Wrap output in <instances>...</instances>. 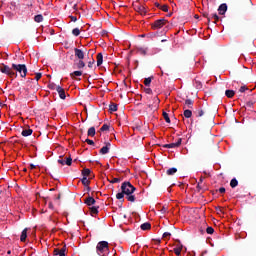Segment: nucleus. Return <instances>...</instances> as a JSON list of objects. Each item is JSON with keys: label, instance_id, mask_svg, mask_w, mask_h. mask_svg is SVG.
<instances>
[{"label": "nucleus", "instance_id": "f257e3e1", "mask_svg": "<svg viewBox=\"0 0 256 256\" xmlns=\"http://www.w3.org/2000/svg\"><path fill=\"white\" fill-rule=\"evenodd\" d=\"M121 191L126 195L127 201H130V203H135V191H137V188L131 184V182L126 181L123 182L121 185Z\"/></svg>", "mask_w": 256, "mask_h": 256}, {"label": "nucleus", "instance_id": "f03ea898", "mask_svg": "<svg viewBox=\"0 0 256 256\" xmlns=\"http://www.w3.org/2000/svg\"><path fill=\"white\" fill-rule=\"evenodd\" d=\"M96 252L100 256L107 255L109 253V242L100 241L96 246Z\"/></svg>", "mask_w": 256, "mask_h": 256}, {"label": "nucleus", "instance_id": "7ed1b4c3", "mask_svg": "<svg viewBox=\"0 0 256 256\" xmlns=\"http://www.w3.org/2000/svg\"><path fill=\"white\" fill-rule=\"evenodd\" d=\"M12 69L20 74V77H27V66L25 64H12Z\"/></svg>", "mask_w": 256, "mask_h": 256}, {"label": "nucleus", "instance_id": "20e7f679", "mask_svg": "<svg viewBox=\"0 0 256 256\" xmlns=\"http://www.w3.org/2000/svg\"><path fill=\"white\" fill-rule=\"evenodd\" d=\"M58 163L60 165H68V167H71L72 163H73V158H71V156H60L58 159Z\"/></svg>", "mask_w": 256, "mask_h": 256}, {"label": "nucleus", "instance_id": "39448f33", "mask_svg": "<svg viewBox=\"0 0 256 256\" xmlns=\"http://www.w3.org/2000/svg\"><path fill=\"white\" fill-rule=\"evenodd\" d=\"M165 25H167V21L165 20V18H162L154 21V23L152 24V29H161L162 27H165Z\"/></svg>", "mask_w": 256, "mask_h": 256}, {"label": "nucleus", "instance_id": "423d86ee", "mask_svg": "<svg viewBox=\"0 0 256 256\" xmlns=\"http://www.w3.org/2000/svg\"><path fill=\"white\" fill-rule=\"evenodd\" d=\"M182 142H183V139L179 138L176 143L165 144L163 147L165 149H175L177 147H181Z\"/></svg>", "mask_w": 256, "mask_h": 256}, {"label": "nucleus", "instance_id": "0eeeda50", "mask_svg": "<svg viewBox=\"0 0 256 256\" xmlns=\"http://www.w3.org/2000/svg\"><path fill=\"white\" fill-rule=\"evenodd\" d=\"M74 55L78 60L85 59V50L74 48Z\"/></svg>", "mask_w": 256, "mask_h": 256}, {"label": "nucleus", "instance_id": "6e6552de", "mask_svg": "<svg viewBox=\"0 0 256 256\" xmlns=\"http://www.w3.org/2000/svg\"><path fill=\"white\" fill-rule=\"evenodd\" d=\"M13 68H10L9 66L5 64H0V71L1 73H4L5 75L11 74V70Z\"/></svg>", "mask_w": 256, "mask_h": 256}, {"label": "nucleus", "instance_id": "1a4fd4ad", "mask_svg": "<svg viewBox=\"0 0 256 256\" xmlns=\"http://www.w3.org/2000/svg\"><path fill=\"white\" fill-rule=\"evenodd\" d=\"M66 249H67V246H63L61 249H59V248H56V249H54V255L55 256H57V255H59V256H65V251H66Z\"/></svg>", "mask_w": 256, "mask_h": 256}, {"label": "nucleus", "instance_id": "9d476101", "mask_svg": "<svg viewBox=\"0 0 256 256\" xmlns=\"http://www.w3.org/2000/svg\"><path fill=\"white\" fill-rule=\"evenodd\" d=\"M56 91H57L60 99H66L67 98V95H65V89H63V87L57 86Z\"/></svg>", "mask_w": 256, "mask_h": 256}, {"label": "nucleus", "instance_id": "9b49d317", "mask_svg": "<svg viewBox=\"0 0 256 256\" xmlns=\"http://www.w3.org/2000/svg\"><path fill=\"white\" fill-rule=\"evenodd\" d=\"M73 67L74 69H83L85 68V62L83 61V59L75 61Z\"/></svg>", "mask_w": 256, "mask_h": 256}, {"label": "nucleus", "instance_id": "f8f14e48", "mask_svg": "<svg viewBox=\"0 0 256 256\" xmlns=\"http://www.w3.org/2000/svg\"><path fill=\"white\" fill-rule=\"evenodd\" d=\"M84 203L88 205V207H91V205H95L96 201L92 196H88L85 198Z\"/></svg>", "mask_w": 256, "mask_h": 256}, {"label": "nucleus", "instance_id": "ddd939ff", "mask_svg": "<svg viewBox=\"0 0 256 256\" xmlns=\"http://www.w3.org/2000/svg\"><path fill=\"white\" fill-rule=\"evenodd\" d=\"M218 13H219V15H225V13H227V4L226 3H223L219 6Z\"/></svg>", "mask_w": 256, "mask_h": 256}, {"label": "nucleus", "instance_id": "4468645a", "mask_svg": "<svg viewBox=\"0 0 256 256\" xmlns=\"http://www.w3.org/2000/svg\"><path fill=\"white\" fill-rule=\"evenodd\" d=\"M109 147H111V143H107L106 144V146H104V147H102L101 149H100V154L101 155H107V153H109Z\"/></svg>", "mask_w": 256, "mask_h": 256}, {"label": "nucleus", "instance_id": "2eb2a0df", "mask_svg": "<svg viewBox=\"0 0 256 256\" xmlns=\"http://www.w3.org/2000/svg\"><path fill=\"white\" fill-rule=\"evenodd\" d=\"M22 137H29L31 135H33V130L31 128L28 129H24L21 132Z\"/></svg>", "mask_w": 256, "mask_h": 256}, {"label": "nucleus", "instance_id": "dca6fc26", "mask_svg": "<svg viewBox=\"0 0 256 256\" xmlns=\"http://www.w3.org/2000/svg\"><path fill=\"white\" fill-rule=\"evenodd\" d=\"M140 229H142V231H149V229H151V223L145 222L141 224Z\"/></svg>", "mask_w": 256, "mask_h": 256}, {"label": "nucleus", "instance_id": "f3484780", "mask_svg": "<svg viewBox=\"0 0 256 256\" xmlns=\"http://www.w3.org/2000/svg\"><path fill=\"white\" fill-rule=\"evenodd\" d=\"M20 241H22V243H25V241H27V228H25L20 236Z\"/></svg>", "mask_w": 256, "mask_h": 256}, {"label": "nucleus", "instance_id": "a211bd4d", "mask_svg": "<svg viewBox=\"0 0 256 256\" xmlns=\"http://www.w3.org/2000/svg\"><path fill=\"white\" fill-rule=\"evenodd\" d=\"M103 65V54L98 53L97 54V67H101Z\"/></svg>", "mask_w": 256, "mask_h": 256}, {"label": "nucleus", "instance_id": "6ab92c4d", "mask_svg": "<svg viewBox=\"0 0 256 256\" xmlns=\"http://www.w3.org/2000/svg\"><path fill=\"white\" fill-rule=\"evenodd\" d=\"M81 75H83V71L79 70L70 73V77H72V79H75V77H81Z\"/></svg>", "mask_w": 256, "mask_h": 256}, {"label": "nucleus", "instance_id": "aec40b11", "mask_svg": "<svg viewBox=\"0 0 256 256\" xmlns=\"http://www.w3.org/2000/svg\"><path fill=\"white\" fill-rule=\"evenodd\" d=\"M137 11L140 15H147V9L144 6H138Z\"/></svg>", "mask_w": 256, "mask_h": 256}, {"label": "nucleus", "instance_id": "412c9836", "mask_svg": "<svg viewBox=\"0 0 256 256\" xmlns=\"http://www.w3.org/2000/svg\"><path fill=\"white\" fill-rule=\"evenodd\" d=\"M225 95H226V97H228V99H233V97H235V91H233V90H226L225 91Z\"/></svg>", "mask_w": 256, "mask_h": 256}, {"label": "nucleus", "instance_id": "4be33fe9", "mask_svg": "<svg viewBox=\"0 0 256 256\" xmlns=\"http://www.w3.org/2000/svg\"><path fill=\"white\" fill-rule=\"evenodd\" d=\"M95 133H96L95 127L92 126L88 129L87 135L88 137H95Z\"/></svg>", "mask_w": 256, "mask_h": 256}, {"label": "nucleus", "instance_id": "5701e85b", "mask_svg": "<svg viewBox=\"0 0 256 256\" xmlns=\"http://www.w3.org/2000/svg\"><path fill=\"white\" fill-rule=\"evenodd\" d=\"M109 183H121V181H123V178H113V176H111V179L108 178Z\"/></svg>", "mask_w": 256, "mask_h": 256}, {"label": "nucleus", "instance_id": "b1692460", "mask_svg": "<svg viewBox=\"0 0 256 256\" xmlns=\"http://www.w3.org/2000/svg\"><path fill=\"white\" fill-rule=\"evenodd\" d=\"M175 173H177V168L173 167V168H169L168 170H166V175H175Z\"/></svg>", "mask_w": 256, "mask_h": 256}, {"label": "nucleus", "instance_id": "393cba45", "mask_svg": "<svg viewBox=\"0 0 256 256\" xmlns=\"http://www.w3.org/2000/svg\"><path fill=\"white\" fill-rule=\"evenodd\" d=\"M90 213L92 215H97V213H99V206H92V207H90Z\"/></svg>", "mask_w": 256, "mask_h": 256}, {"label": "nucleus", "instance_id": "a878e982", "mask_svg": "<svg viewBox=\"0 0 256 256\" xmlns=\"http://www.w3.org/2000/svg\"><path fill=\"white\" fill-rule=\"evenodd\" d=\"M34 21H35V23H43V15L38 14V15L34 16Z\"/></svg>", "mask_w": 256, "mask_h": 256}, {"label": "nucleus", "instance_id": "bb28decb", "mask_svg": "<svg viewBox=\"0 0 256 256\" xmlns=\"http://www.w3.org/2000/svg\"><path fill=\"white\" fill-rule=\"evenodd\" d=\"M82 175H83V177H89V175H91V170L89 169V168H84L83 170H82Z\"/></svg>", "mask_w": 256, "mask_h": 256}, {"label": "nucleus", "instance_id": "cd10ccee", "mask_svg": "<svg viewBox=\"0 0 256 256\" xmlns=\"http://www.w3.org/2000/svg\"><path fill=\"white\" fill-rule=\"evenodd\" d=\"M185 106L188 107V109H193V100L186 99L185 100Z\"/></svg>", "mask_w": 256, "mask_h": 256}, {"label": "nucleus", "instance_id": "c85d7f7f", "mask_svg": "<svg viewBox=\"0 0 256 256\" xmlns=\"http://www.w3.org/2000/svg\"><path fill=\"white\" fill-rule=\"evenodd\" d=\"M192 115H193V112L191 110L186 109L184 111V117H186V119H191Z\"/></svg>", "mask_w": 256, "mask_h": 256}, {"label": "nucleus", "instance_id": "c756f323", "mask_svg": "<svg viewBox=\"0 0 256 256\" xmlns=\"http://www.w3.org/2000/svg\"><path fill=\"white\" fill-rule=\"evenodd\" d=\"M81 183H82V185H84V187H88V185L91 184V181H89V179H87V177H83L81 179Z\"/></svg>", "mask_w": 256, "mask_h": 256}, {"label": "nucleus", "instance_id": "7c9ffc66", "mask_svg": "<svg viewBox=\"0 0 256 256\" xmlns=\"http://www.w3.org/2000/svg\"><path fill=\"white\" fill-rule=\"evenodd\" d=\"M237 185H239V181H237L236 178H233L230 181V187H232V189H235V187H237Z\"/></svg>", "mask_w": 256, "mask_h": 256}, {"label": "nucleus", "instance_id": "2f4dec72", "mask_svg": "<svg viewBox=\"0 0 256 256\" xmlns=\"http://www.w3.org/2000/svg\"><path fill=\"white\" fill-rule=\"evenodd\" d=\"M241 6L245 7V5H247L248 7H251V5L253 4V2H251V0H245V2L243 0H241Z\"/></svg>", "mask_w": 256, "mask_h": 256}, {"label": "nucleus", "instance_id": "473e14b6", "mask_svg": "<svg viewBox=\"0 0 256 256\" xmlns=\"http://www.w3.org/2000/svg\"><path fill=\"white\" fill-rule=\"evenodd\" d=\"M181 251H183V246H179V247L174 248V253L177 256L181 255Z\"/></svg>", "mask_w": 256, "mask_h": 256}, {"label": "nucleus", "instance_id": "72a5a7b5", "mask_svg": "<svg viewBox=\"0 0 256 256\" xmlns=\"http://www.w3.org/2000/svg\"><path fill=\"white\" fill-rule=\"evenodd\" d=\"M72 35H74V37H79V35H81V30H79V28H74L72 30Z\"/></svg>", "mask_w": 256, "mask_h": 256}, {"label": "nucleus", "instance_id": "f704fd0d", "mask_svg": "<svg viewBox=\"0 0 256 256\" xmlns=\"http://www.w3.org/2000/svg\"><path fill=\"white\" fill-rule=\"evenodd\" d=\"M196 117H203L205 115V111H203V109H198L195 112Z\"/></svg>", "mask_w": 256, "mask_h": 256}, {"label": "nucleus", "instance_id": "c9c22d12", "mask_svg": "<svg viewBox=\"0 0 256 256\" xmlns=\"http://www.w3.org/2000/svg\"><path fill=\"white\" fill-rule=\"evenodd\" d=\"M137 51L140 55H147V48H138Z\"/></svg>", "mask_w": 256, "mask_h": 256}, {"label": "nucleus", "instance_id": "e433bc0d", "mask_svg": "<svg viewBox=\"0 0 256 256\" xmlns=\"http://www.w3.org/2000/svg\"><path fill=\"white\" fill-rule=\"evenodd\" d=\"M163 118L165 119L166 123H171V118H169V114L167 112H163Z\"/></svg>", "mask_w": 256, "mask_h": 256}, {"label": "nucleus", "instance_id": "4c0bfd02", "mask_svg": "<svg viewBox=\"0 0 256 256\" xmlns=\"http://www.w3.org/2000/svg\"><path fill=\"white\" fill-rule=\"evenodd\" d=\"M206 233L208 235H213V233H215V229H213V227L209 226L206 228Z\"/></svg>", "mask_w": 256, "mask_h": 256}, {"label": "nucleus", "instance_id": "58836bf2", "mask_svg": "<svg viewBox=\"0 0 256 256\" xmlns=\"http://www.w3.org/2000/svg\"><path fill=\"white\" fill-rule=\"evenodd\" d=\"M109 111H113V112L117 111V104L111 103L109 105Z\"/></svg>", "mask_w": 256, "mask_h": 256}, {"label": "nucleus", "instance_id": "ea45409f", "mask_svg": "<svg viewBox=\"0 0 256 256\" xmlns=\"http://www.w3.org/2000/svg\"><path fill=\"white\" fill-rule=\"evenodd\" d=\"M152 79H153V78H151V77L145 78V80H144V85H145L146 87H149V85H151Z\"/></svg>", "mask_w": 256, "mask_h": 256}, {"label": "nucleus", "instance_id": "a19ab883", "mask_svg": "<svg viewBox=\"0 0 256 256\" xmlns=\"http://www.w3.org/2000/svg\"><path fill=\"white\" fill-rule=\"evenodd\" d=\"M9 9H11V11H15V9H17V3L16 2H11L9 4Z\"/></svg>", "mask_w": 256, "mask_h": 256}, {"label": "nucleus", "instance_id": "79ce46f5", "mask_svg": "<svg viewBox=\"0 0 256 256\" xmlns=\"http://www.w3.org/2000/svg\"><path fill=\"white\" fill-rule=\"evenodd\" d=\"M124 197H125V194L123 193V191L116 194V199H118L119 201H121V199H123Z\"/></svg>", "mask_w": 256, "mask_h": 256}, {"label": "nucleus", "instance_id": "37998d69", "mask_svg": "<svg viewBox=\"0 0 256 256\" xmlns=\"http://www.w3.org/2000/svg\"><path fill=\"white\" fill-rule=\"evenodd\" d=\"M161 11H164V13H167L169 11V6L167 4H164L160 7Z\"/></svg>", "mask_w": 256, "mask_h": 256}, {"label": "nucleus", "instance_id": "c03bdc74", "mask_svg": "<svg viewBox=\"0 0 256 256\" xmlns=\"http://www.w3.org/2000/svg\"><path fill=\"white\" fill-rule=\"evenodd\" d=\"M48 87H49V89H52L53 91H54L55 89H57L56 84L53 83V82H50V83L48 84Z\"/></svg>", "mask_w": 256, "mask_h": 256}, {"label": "nucleus", "instance_id": "a18cd8bd", "mask_svg": "<svg viewBox=\"0 0 256 256\" xmlns=\"http://www.w3.org/2000/svg\"><path fill=\"white\" fill-rule=\"evenodd\" d=\"M8 77H15L17 78V72H13V68L10 70V74H7Z\"/></svg>", "mask_w": 256, "mask_h": 256}, {"label": "nucleus", "instance_id": "49530a36", "mask_svg": "<svg viewBox=\"0 0 256 256\" xmlns=\"http://www.w3.org/2000/svg\"><path fill=\"white\" fill-rule=\"evenodd\" d=\"M100 131H109V125L107 124H104L101 128H100Z\"/></svg>", "mask_w": 256, "mask_h": 256}, {"label": "nucleus", "instance_id": "de8ad7c7", "mask_svg": "<svg viewBox=\"0 0 256 256\" xmlns=\"http://www.w3.org/2000/svg\"><path fill=\"white\" fill-rule=\"evenodd\" d=\"M170 238H171V233H169V232L163 233V239H170Z\"/></svg>", "mask_w": 256, "mask_h": 256}, {"label": "nucleus", "instance_id": "09e8293b", "mask_svg": "<svg viewBox=\"0 0 256 256\" xmlns=\"http://www.w3.org/2000/svg\"><path fill=\"white\" fill-rule=\"evenodd\" d=\"M239 91L240 93H245L246 91H249V88H247L246 86H241Z\"/></svg>", "mask_w": 256, "mask_h": 256}, {"label": "nucleus", "instance_id": "8fccbe9b", "mask_svg": "<svg viewBox=\"0 0 256 256\" xmlns=\"http://www.w3.org/2000/svg\"><path fill=\"white\" fill-rule=\"evenodd\" d=\"M254 103H255V102H253V101H248V102H246V107H247L248 109H251V107H253Z\"/></svg>", "mask_w": 256, "mask_h": 256}, {"label": "nucleus", "instance_id": "3c124183", "mask_svg": "<svg viewBox=\"0 0 256 256\" xmlns=\"http://www.w3.org/2000/svg\"><path fill=\"white\" fill-rule=\"evenodd\" d=\"M144 92L147 94V95H151L153 93V90H151V88H144Z\"/></svg>", "mask_w": 256, "mask_h": 256}, {"label": "nucleus", "instance_id": "603ef678", "mask_svg": "<svg viewBox=\"0 0 256 256\" xmlns=\"http://www.w3.org/2000/svg\"><path fill=\"white\" fill-rule=\"evenodd\" d=\"M212 19H214V23H217L219 21V16L217 14H212Z\"/></svg>", "mask_w": 256, "mask_h": 256}, {"label": "nucleus", "instance_id": "864d4df0", "mask_svg": "<svg viewBox=\"0 0 256 256\" xmlns=\"http://www.w3.org/2000/svg\"><path fill=\"white\" fill-rule=\"evenodd\" d=\"M85 143H87L88 145H95V142L89 138L85 140Z\"/></svg>", "mask_w": 256, "mask_h": 256}, {"label": "nucleus", "instance_id": "5fc2aeb1", "mask_svg": "<svg viewBox=\"0 0 256 256\" xmlns=\"http://www.w3.org/2000/svg\"><path fill=\"white\" fill-rule=\"evenodd\" d=\"M93 65H95V60H94V59H92V61H89V62H88V67H89L90 69L93 68Z\"/></svg>", "mask_w": 256, "mask_h": 256}, {"label": "nucleus", "instance_id": "6e6d98bb", "mask_svg": "<svg viewBox=\"0 0 256 256\" xmlns=\"http://www.w3.org/2000/svg\"><path fill=\"white\" fill-rule=\"evenodd\" d=\"M41 77H43V74L36 73V76H35L36 81H39V79H41Z\"/></svg>", "mask_w": 256, "mask_h": 256}, {"label": "nucleus", "instance_id": "4d7b16f0", "mask_svg": "<svg viewBox=\"0 0 256 256\" xmlns=\"http://www.w3.org/2000/svg\"><path fill=\"white\" fill-rule=\"evenodd\" d=\"M108 33L109 32L107 30H102L101 35L102 37H107Z\"/></svg>", "mask_w": 256, "mask_h": 256}, {"label": "nucleus", "instance_id": "13d9d810", "mask_svg": "<svg viewBox=\"0 0 256 256\" xmlns=\"http://www.w3.org/2000/svg\"><path fill=\"white\" fill-rule=\"evenodd\" d=\"M203 17H206L208 19V23H211V17H209V14L204 13Z\"/></svg>", "mask_w": 256, "mask_h": 256}, {"label": "nucleus", "instance_id": "bf43d9fd", "mask_svg": "<svg viewBox=\"0 0 256 256\" xmlns=\"http://www.w3.org/2000/svg\"><path fill=\"white\" fill-rule=\"evenodd\" d=\"M70 19L75 23L77 21V16H70Z\"/></svg>", "mask_w": 256, "mask_h": 256}, {"label": "nucleus", "instance_id": "052dcab7", "mask_svg": "<svg viewBox=\"0 0 256 256\" xmlns=\"http://www.w3.org/2000/svg\"><path fill=\"white\" fill-rule=\"evenodd\" d=\"M161 213H167V207L163 206L161 209Z\"/></svg>", "mask_w": 256, "mask_h": 256}, {"label": "nucleus", "instance_id": "680f3d73", "mask_svg": "<svg viewBox=\"0 0 256 256\" xmlns=\"http://www.w3.org/2000/svg\"><path fill=\"white\" fill-rule=\"evenodd\" d=\"M219 193H225V187L219 188Z\"/></svg>", "mask_w": 256, "mask_h": 256}, {"label": "nucleus", "instance_id": "e2e57ef3", "mask_svg": "<svg viewBox=\"0 0 256 256\" xmlns=\"http://www.w3.org/2000/svg\"><path fill=\"white\" fill-rule=\"evenodd\" d=\"M6 15H7V17H10V18H11V17H14V14L11 13V12H7Z\"/></svg>", "mask_w": 256, "mask_h": 256}, {"label": "nucleus", "instance_id": "0e129e2a", "mask_svg": "<svg viewBox=\"0 0 256 256\" xmlns=\"http://www.w3.org/2000/svg\"><path fill=\"white\" fill-rule=\"evenodd\" d=\"M30 169H36L35 164H30Z\"/></svg>", "mask_w": 256, "mask_h": 256}, {"label": "nucleus", "instance_id": "69168bd1", "mask_svg": "<svg viewBox=\"0 0 256 256\" xmlns=\"http://www.w3.org/2000/svg\"><path fill=\"white\" fill-rule=\"evenodd\" d=\"M155 5H156V7L158 8V9H161V4H159V3H155Z\"/></svg>", "mask_w": 256, "mask_h": 256}, {"label": "nucleus", "instance_id": "338daca9", "mask_svg": "<svg viewBox=\"0 0 256 256\" xmlns=\"http://www.w3.org/2000/svg\"><path fill=\"white\" fill-rule=\"evenodd\" d=\"M73 9L74 11H77V4H74Z\"/></svg>", "mask_w": 256, "mask_h": 256}, {"label": "nucleus", "instance_id": "774afa93", "mask_svg": "<svg viewBox=\"0 0 256 256\" xmlns=\"http://www.w3.org/2000/svg\"><path fill=\"white\" fill-rule=\"evenodd\" d=\"M85 187H86L87 191H91V187H89V185L85 186Z\"/></svg>", "mask_w": 256, "mask_h": 256}]
</instances>
